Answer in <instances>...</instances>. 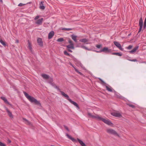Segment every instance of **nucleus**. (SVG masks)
<instances>
[{
	"label": "nucleus",
	"instance_id": "obj_1",
	"mask_svg": "<svg viewBox=\"0 0 146 146\" xmlns=\"http://www.w3.org/2000/svg\"><path fill=\"white\" fill-rule=\"evenodd\" d=\"M23 93L26 98L31 102L34 103L35 104L41 106V104L39 101H38L34 97L29 95L25 91H23Z\"/></svg>",
	"mask_w": 146,
	"mask_h": 146
},
{
	"label": "nucleus",
	"instance_id": "obj_2",
	"mask_svg": "<svg viewBox=\"0 0 146 146\" xmlns=\"http://www.w3.org/2000/svg\"><path fill=\"white\" fill-rule=\"evenodd\" d=\"M92 118L95 119L99 121H102L106 124L108 125H111L113 123L109 120L106 119L104 118H102L100 117L98 115H92Z\"/></svg>",
	"mask_w": 146,
	"mask_h": 146
},
{
	"label": "nucleus",
	"instance_id": "obj_3",
	"mask_svg": "<svg viewBox=\"0 0 146 146\" xmlns=\"http://www.w3.org/2000/svg\"><path fill=\"white\" fill-rule=\"evenodd\" d=\"M63 96L65 97L66 99L68 100L70 102L73 104L74 106H76L78 109H79L80 108L78 104L76 102L72 100L70 98L68 95L66 94L65 93H63Z\"/></svg>",
	"mask_w": 146,
	"mask_h": 146
},
{
	"label": "nucleus",
	"instance_id": "obj_4",
	"mask_svg": "<svg viewBox=\"0 0 146 146\" xmlns=\"http://www.w3.org/2000/svg\"><path fill=\"white\" fill-rule=\"evenodd\" d=\"M106 132L108 133L116 135L118 137H119L118 134L116 132V131L114 130L111 129H106Z\"/></svg>",
	"mask_w": 146,
	"mask_h": 146
},
{
	"label": "nucleus",
	"instance_id": "obj_5",
	"mask_svg": "<svg viewBox=\"0 0 146 146\" xmlns=\"http://www.w3.org/2000/svg\"><path fill=\"white\" fill-rule=\"evenodd\" d=\"M97 52L100 53L102 52H104L106 53L111 52V49H109L108 47H104L102 49L99 51H96Z\"/></svg>",
	"mask_w": 146,
	"mask_h": 146
},
{
	"label": "nucleus",
	"instance_id": "obj_6",
	"mask_svg": "<svg viewBox=\"0 0 146 146\" xmlns=\"http://www.w3.org/2000/svg\"><path fill=\"white\" fill-rule=\"evenodd\" d=\"M139 28L138 31L139 33L141 31L143 26V21L142 17H141L139 19Z\"/></svg>",
	"mask_w": 146,
	"mask_h": 146
},
{
	"label": "nucleus",
	"instance_id": "obj_7",
	"mask_svg": "<svg viewBox=\"0 0 146 146\" xmlns=\"http://www.w3.org/2000/svg\"><path fill=\"white\" fill-rule=\"evenodd\" d=\"M67 48V51L70 52H72V51L70 49H74V44H70L66 46Z\"/></svg>",
	"mask_w": 146,
	"mask_h": 146
},
{
	"label": "nucleus",
	"instance_id": "obj_8",
	"mask_svg": "<svg viewBox=\"0 0 146 146\" xmlns=\"http://www.w3.org/2000/svg\"><path fill=\"white\" fill-rule=\"evenodd\" d=\"M53 86L54 88L56 89L58 91L60 92L61 93V94L63 96V93H64V92L61 91L60 89L59 88V87L57 86L56 84L52 82V83L50 84Z\"/></svg>",
	"mask_w": 146,
	"mask_h": 146
},
{
	"label": "nucleus",
	"instance_id": "obj_9",
	"mask_svg": "<svg viewBox=\"0 0 146 146\" xmlns=\"http://www.w3.org/2000/svg\"><path fill=\"white\" fill-rule=\"evenodd\" d=\"M113 44H114L120 50L123 51V49L122 48L120 44L117 41H114Z\"/></svg>",
	"mask_w": 146,
	"mask_h": 146
},
{
	"label": "nucleus",
	"instance_id": "obj_10",
	"mask_svg": "<svg viewBox=\"0 0 146 146\" xmlns=\"http://www.w3.org/2000/svg\"><path fill=\"white\" fill-rule=\"evenodd\" d=\"M37 43L38 45L40 47H43V42L42 40V39L40 38H38L37 39Z\"/></svg>",
	"mask_w": 146,
	"mask_h": 146
},
{
	"label": "nucleus",
	"instance_id": "obj_11",
	"mask_svg": "<svg viewBox=\"0 0 146 146\" xmlns=\"http://www.w3.org/2000/svg\"><path fill=\"white\" fill-rule=\"evenodd\" d=\"M69 64L71 65V66L74 68V69L75 71L76 72H77L78 74H80V75H82L83 74H82V73H81V72H79L78 70L77 69L75 66H74L70 62L69 63Z\"/></svg>",
	"mask_w": 146,
	"mask_h": 146
},
{
	"label": "nucleus",
	"instance_id": "obj_12",
	"mask_svg": "<svg viewBox=\"0 0 146 146\" xmlns=\"http://www.w3.org/2000/svg\"><path fill=\"white\" fill-rule=\"evenodd\" d=\"M54 32L52 31L50 32L48 35V39H50L51 38L54 36Z\"/></svg>",
	"mask_w": 146,
	"mask_h": 146
},
{
	"label": "nucleus",
	"instance_id": "obj_13",
	"mask_svg": "<svg viewBox=\"0 0 146 146\" xmlns=\"http://www.w3.org/2000/svg\"><path fill=\"white\" fill-rule=\"evenodd\" d=\"M6 111L8 113V114L9 116L11 118H13V117L12 113L8 110L7 108L6 109Z\"/></svg>",
	"mask_w": 146,
	"mask_h": 146
},
{
	"label": "nucleus",
	"instance_id": "obj_14",
	"mask_svg": "<svg viewBox=\"0 0 146 146\" xmlns=\"http://www.w3.org/2000/svg\"><path fill=\"white\" fill-rule=\"evenodd\" d=\"M66 136L68 137V138L71 140L72 141L74 142H77V140L74 138L72 137L70 135L68 134V133H66Z\"/></svg>",
	"mask_w": 146,
	"mask_h": 146
},
{
	"label": "nucleus",
	"instance_id": "obj_15",
	"mask_svg": "<svg viewBox=\"0 0 146 146\" xmlns=\"http://www.w3.org/2000/svg\"><path fill=\"white\" fill-rule=\"evenodd\" d=\"M111 114L113 116L116 117H119L121 116V115L120 113L116 112H113Z\"/></svg>",
	"mask_w": 146,
	"mask_h": 146
},
{
	"label": "nucleus",
	"instance_id": "obj_16",
	"mask_svg": "<svg viewBox=\"0 0 146 146\" xmlns=\"http://www.w3.org/2000/svg\"><path fill=\"white\" fill-rule=\"evenodd\" d=\"M44 3V2L43 1H42L40 2V7L39 8L40 9H42V10H44L45 9V7L43 3Z\"/></svg>",
	"mask_w": 146,
	"mask_h": 146
},
{
	"label": "nucleus",
	"instance_id": "obj_17",
	"mask_svg": "<svg viewBox=\"0 0 146 146\" xmlns=\"http://www.w3.org/2000/svg\"><path fill=\"white\" fill-rule=\"evenodd\" d=\"M1 98L3 100L4 102H5L7 104L10 105H11V104H10L9 102H8L7 101V99L5 97L2 96L1 97Z\"/></svg>",
	"mask_w": 146,
	"mask_h": 146
},
{
	"label": "nucleus",
	"instance_id": "obj_18",
	"mask_svg": "<svg viewBox=\"0 0 146 146\" xmlns=\"http://www.w3.org/2000/svg\"><path fill=\"white\" fill-rule=\"evenodd\" d=\"M43 20V19L42 18L39 19L36 22V23L38 25H41L42 24Z\"/></svg>",
	"mask_w": 146,
	"mask_h": 146
},
{
	"label": "nucleus",
	"instance_id": "obj_19",
	"mask_svg": "<svg viewBox=\"0 0 146 146\" xmlns=\"http://www.w3.org/2000/svg\"><path fill=\"white\" fill-rule=\"evenodd\" d=\"M77 140L81 146H86L85 144L82 141L78 138H77Z\"/></svg>",
	"mask_w": 146,
	"mask_h": 146
},
{
	"label": "nucleus",
	"instance_id": "obj_20",
	"mask_svg": "<svg viewBox=\"0 0 146 146\" xmlns=\"http://www.w3.org/2000/svg\"><path fill=\"white\" fill-rule=\"evenodd\" d=\"M23 119L24 121H25V123L27 125H31V123L26 118H23Z\"/></svg>",
	"mask_w": 146,
	"mask_h": 146
},
{
	"label": "nucleus",
	"instance_id": "obj_21",
	"mask_svg": "<svg viewBox=\"0 0 146 146\" xmlns=\"http://www.w3.org/2000/svg\"><path fill=\"white\" fill-rule=\"evenodd\" d=\"M106 90L108 91L111 92H113V90H114L111 87H109L108 86H106Z\"/></svg>",
	"mask_w": 146,
	"mask_h": 146
},
{
	"label": "nucleus",
	"instance_id": "obj_22",
	"mask_svg": "<svg viewBox=\"0 0 146 146\" xmlns=\"http://www.w3.org/2000/svg\"><path fill=\"white\" fill-rule=\"evenodd\" d=\"M28 48L31 52H32V47L31 44L29 40H28Z\"/></svg>",
	"mask_w": 146,
	"mask_h": 146
},
{
	"label": "nucleus",
	"instance_id": "obj_23",
	"mask_svg": "<svg viewBox=\"0 0 146 146\" xmlns=\"http://www.w3.org/2000/svg\"><path fill=\"white\" fill-rule=\"evenodd\" d=\"M138 46H135L134 48L132 50L130 51L129 52L130 53H132L136 52V51L138 49Z\"/></svg>",
	"mask_w": 146,
	"mask_h": 146
},
{
	"label": "nucleus",
	"instance_id": "obj_24",
	"mask_svg": "<svg viewBox=\"0 0 146 146\" xmlns=\"http://www.w3.org/2000/svg\"><path fill=\"white\" fill-rule=\"evenodd\" d=\"M41 76L44 79H48L49 77L48 75L46 74H42Z\"/></svg>",
	"mask_w": 146,
	"mask_h": 146
},
{
	"label": "nucleus",
	"instance_id": "obj_25",
	"mask_svg": "<svg viewBox=\"0 0 146 146\" xmlns=\"http://www.w3.org/2000/svg\"><path fill=\"white\" fill-rule=\"evenodd\" d=\"M71 37L72 38V39L76 42H77V39H76V37L77 36H75L73 35H71Z\"/></svg>",
	"mask_w": 146,
	"mask_h": 146
},
{
	"label": "nucleus",
	"instance_id": "obj_26",
	"mask_svg": "<svg viewBox=\"0 0 146 146\" xmlns=\"http://www.w3.org/2000/svg\"><path fill=\"white\" fill-rule=\"evenodd\" d=\"M111 54L113 55H117L119 56H122V54L119 52H113Z\"/></svg>",
	"mask_w": 146,
	"mask_h": 146
},
{
	"label": "nucleus",
	"instance_id": "obj_27",
	"mask_svg": "<svg viewBox=\"0 0 146 146\" xmlns=\"http://www.w3.org/2000/svg\"><path fill=\"white\" fill-rule=\"evenodd\" d=\"M76 65L78 66H80L81 67H82L83 66V65L79 61H78L77 62L75 63Z\"/></svg>",
	"mask_w": 146,
	"mask_h": 146
},
{
	"label": "nucleus",
	"instance_id": "obj_28",
	"mask_svg": "<svg viewBox=\"0 0 146 146\" xmlns=\"http://www.w3.org/2000/svg\"><path fill=\"white\" fill-rule=\"evenodd\" d=\"M88 41V40L86 38H84L80 40V41L82 42H87Z\"/></svg>",
	"mask_w": 146,
	"mask_h": 146
},
{
	"label": "nucleus",
	"instance_id": "obj_29",
	"mask_svg": "<svg viewBox=\"0 0 146 146\" xmlns=\"http://www.w3.org/2000/svg\"><path fill=\"white\" fill-rule=\"evenodd\" d=\"M48 80L49 83L50 84L52 83L53 81L52 78L50 77H49V78H48Z\"/></svg>",
	"mask_w": 146,
	"mask_h": 146
},
{
	"label": "nucleus",
	"instance_id": "obj_30",
	"mask_svg": "<svg viewBox=\"0 0 146 146\" xmlns=\"http://www.w3.org/2000/svg\"><path fill=\"white\" fill-rule=\"evenodd\" d=\"M0 42L4 46H6V43L4 41L2 40H0Z\"/></svg>",
	"mask_w": 146,
	"mask_h": 146
},
{
	"label": "nucleus",
	"instance_id": "obj_31",
	"mask_svg": "<svg viewBox=\"0 0 146 146\" xmlns=\"http://www.w3.org/2000/svg\"><path fill=\"white\" fill-rule=\"evenodd\" d=\"M31 2H29L27 3V4H23L22 3H20L18 5V6H24L26 4H31Z\"/></svg>",
	"mask_w": 146,
	"mask_h": 146
},
{
	"label": "nucleus",
	"instance_id": "obj_32",
	"mask_svg": "<svg viewBox=\"0 0 146 146\" xmlns=\"http://www.w3.org/2000/svg\"><path fill=\"white\" fill-rule=\"evenodd\" d=\"M64 41V39L63 38H58L57 40V41L58 42H62Z\"/></svg>",
	"mask_w": 146,
	"mask_h": 146
},
{
	"label": "nucleus",
	"instance_id": "obj_33",
	"mask_svg": "<svg viewBox=\"0 0 146 146\" xmlns=\"http://www.w3.org/2000/svg\"><path fill=\"white\" fill-rule=\"evenodd\" d=\"M62 30L64 31H71L72 30V28H63L62 29Z\"/></svg>",
	"mask_w": 146,
	"mask_h": 146
},
{
	"label": "nucleus",
	"instance_id": "obj_34",
	"mask_svg": "<svg viewBox=\"0 0 146 146\" xmlns=\"http://www.w3.org/2000/svg\"><path fill=\"white\" fill-rule=\"evenodd\" d=\"M64 54L65 55L70 56V54L69 53H68L66 50H65L64 51Z\"/></svg>",
	"mask_w": 146,
	"mask_h": 146
},
{
	"label": "nucleus",
	"instance_id": "obj_35",
	"mask_svg": "<svg viewBox=\"0 0 146 146\" xmlns=\"http://www.w3.org/2000/svg\"><path fill=\"white\" fill-rule=\"evenodd\" d=\"M113 92H114L115 93V95H116V97L117 98H119V96L118 94V93L117 92H116L114 90H113Z\"/></svg>",
	"mask_w": 146,
	"mask_h": 146
},
{
	"label": "nucleus",
	"instance_id": "obj_36",
	"mask_svg": "<svg viewBox=\"0 0 146 146\" xmlns=\"http://www.w3.org/2000/svg\"><path fill=\"white\" fill-rule=\"evenodd\" d=\"M96 46L98 48H100L102 47V44H100L96 45Z\"/></svg>",
	"mask_w": 146,
	"mask_h": 146
},
{
	"label": "nucleus",
	"instance_id": "obj_37",
	"mask_svg": "<svg viewBox=\"0 0 146 146\" xmlns=\"http://www.w3.org/2000/svg\"><path fill=\"white\" fill-rule=\"evenodd\" d=\"M128 105L130 107H131L132 108H134L135 107V106L133 104H128Z\"/></svg>",
	"mask_w": 146,
	"mask_h": 146
},
{
	"label": "nucleus",
	"instance_id": "obj_38",
	"mask_svg": "<svg viewBox=\"0 0 146 146\" xmlns=\"http://www.w3.org/2000/svg\"><path fill=\"white\" fill-rule=\"evenodd\" d=\"M127 60L130 61H132V62H137V60L136 59H127Z\"/></svg>",
	"mask_w": 146,
	"mask_h": 146
},
{
	"label": "nucleus",
	"instance_id": "obj_39",
	"mask_svg": "<svg viewBox=\"0 0 146 146\" xmlns=\"http://www.w3.org/2000/svg\"><path fill=\"white\" fill-rule=\"evenodd\" d=\"M133 47V46L132 45H129L128 46L127 48L129 50L131 49Z\"/></svg>",
	"mask_w": 146,
	"mask_h": 146
},
{
	"label": "nucleus",
	"instance_id": "obj_40",
	"mask_svg": "<svg viewBox=\"0 0 146 146\" xmlns=\"http://www.w3.org/2000/svg\"><path fill=\"white\" fill-rule=\"evenodd\" d=\"M0 145L1 146H6V145L2 142H0Z\"/></svg>",
	"mask_w": 146,
	"mask_h": 146
},
{
	"label": "nucleus",
	"instance_id": "obj_41",
	"mask_svg": "<svg viewBox=\"0 0 146 146\" xmlns=\"http://www.w3.org/2000/svg\"><path fill=\"white\" fill-rule=\"evenodd\" d=\"M73 60L74 62H77L78 61V60H77V59L75 58L73 56Z\"/></svg>",
	"mask_w": 146,
	"mask_h": 146
},
{
	"label": "nucleus",
	"instance_id": "obj_42",
	"mask_svg": "<svg viewBox=\"0 0 146 146\" xmlns=\"http://www.w3.org/2000/svg\"><path fill=\"white\" fill-rule=\"evenodd\" d=\"M68 42L70 44H74L72 41L70 40V39H69L68 40Z\"/></svg>",
	"mask_w": 146,
	"mask_h": 146
},
{
	"label": "nucleus",
	"instance_id": "obj_43",
	"mask_svg": "<svg viewBox=\"0 0 146 146\" xmlns=\"http://www.w3.org/2000/svg\"><path fill=\"white\" fill-rule=\"evenodd\" d=\"M64 127L68 131H69V130L68 129V127L66 125H64Z\"/></svg>",
	"mask_w": 146,
	"mask_h": 146
},
{
	"label": "nucleus",
	"instance_id": "obj_44",
	"mask_svg": "<svg viewBox=\"0 0 146 146\" xmlns=\"http://www.w3.org/2000/svg\"><path fill=\"white\" fill-rule=\"evenodd\" d=\"M7 141L8 143H10L11 142V141L9 139H7Z\"/></svg>",
	"mask_w": 146,
	"mask_h": 146
},
{
	"label": "nucleus",
	"instance_id": "obj_45",
	"mask_svg": "<svg viewBox=\"0 0 146 146\" xmlns=\"http://www.w3.org/2000/svg\"><path fill=\"white\" fill-rule=\"evenodd\" d=\"M39 17L38 16H36L35 18H34V19L35 20H36V19H38Z\"/></svg>",
	"mask_w": 146,
	"mask_h": 146
},
{
	"label": "nucleus",
	"instance_id": "obj_46",
	"mask_svg": "<svg viewBox=\"0 0 146 146\" xmlns=\"http://www.w3.org/2000/svg\"><path fill=\"white\" fill-rule=\"evenodd\" d=\"M82 47L83 48H84V49H86V50H88V49L87 48H86L85 46H82Z\"/></svg>",
	"mask_w": 146,
	"mask_h": 146
},
{
	"label": "nucleus",
	"instance_id": "obj_47",
	"mask_svg": "<svg viewBox=\"0 0 146 146\" xmlns=\"http://www.w3.org/2000/svg\"><path fill=\"white\" fill-rule=\"evenodd\" d=\"M102 84L103 85H104L106 84V83L104 82L103 80L101 82Z\"/></svg>",
	"mask_w": 146,
	"mask_h": 146
},
{
	"label": "nucleus",
	"instance_id": "obj_48",
	"mask_svg": "<svg viewBox=\"0 0 146 146\" xmlns=\"http://www.w3.org/2000/svg\"><path fill=\"white\" fill-rule=\"evenodd\" d=\"M88 115L89 116H90V117H91V113H88Z\"/></svg>",
	"mask_w": 146,
	"mask_h": 146
},
{
	"label": "nucleus",
	"instance_id": "obj_49",
	"mask_svg": "<svg viewBox=\"0 0 146 146\" xmlns=\"http://www.w3.org/2000/svg\"><path fill=\"white\" fill-rule=\"evenodd\" d=\"M16 42L17 43H18L19 42V40H16Z\"/></svg>",
	"mask_w": 146,
	"mask_h": 146
},
{
	"label": "nucleus",
	"instance_id": "obj_50",
	"mask_svg": "<svg viewBox=\"0 0 146 146\" xmlns=\"http://www.w3.org/2000/svg\"><path fill=\"white\" fill-rule=\"evenodd\" d=\"M0 2H1L2 4H3V1L2 0H0Z\"/></svg>",
	"mask_w": 146,
	"mask_h": 146
},
{
	"label": "nucleus",
	"instance_id": "obj_51",
	"mask_svg": "<svg viewBox=\"0 0 146 146\" xmlns=\"http://www.w3.org/2000/svg\"><path fill=\"white\" fill-rule=\"evenodd\" d=\"M99 79L101 81V82H102V81L103 80L101 79L100 78H99Z\"/></svg>",
	"mask_w": 146,
	"mask_h": 146
},
{
	"label": "nucleus",
	"instance_id": "obj_52",
	"mask_svg": "<svg viewBox=\"0 0 146 146\" xmlns=\"http://www.w3.org/2000/svg\"><path fill=\"white\" fill-rule=\"evenodd\" d=\"M99 79L101 81V82H102V81L103 80L101 79L100 78H99Z\"/></svg>",
	"mask_w": 146,
	"mask_h": 146
},
{
	"label": "nucleus",
	"instance_id": "obj_53",
	"mask_svg": "<svg viewBox=\"0 0 146 146\" xmlns=\"http://www.w3.org/2000/svg\"><path fill=\"white\" fill-rule=\"evenodd\" d=\"M142 63H145L146 64V62H141Z\"/></svg>",
	"mask_w": 146,
	"mask_h": 146
},
{
	"label": "nucleus",
	"instance_id": "obj_54",
	"mask_svg": "<svg viewBox=\"0 0 146 146\" xmlns=\"http://www.w3.org/2000/svg\"><path fill=\"white\" fill-rule=\"evenodd\" d=\"M134 146V145H132V146Z\"/></svg>",
	"mask_w": 146,
	"mask_h": 146
}]
</instances>
